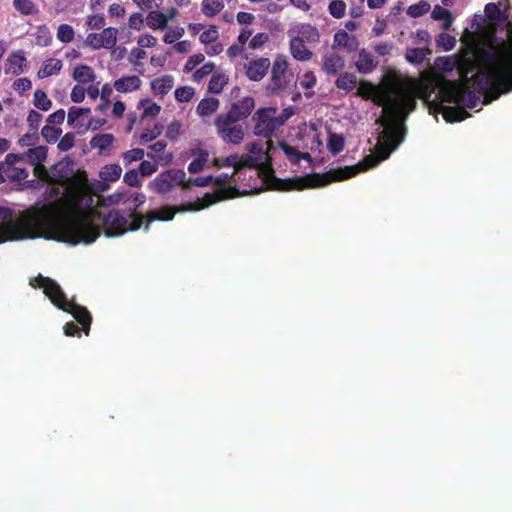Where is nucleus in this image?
Instances as JSON below:
<instances>
[{"instance_id": "nucleus-1", "label": "nucleus", "mask_w": 512, "mask_h": 512, "mask_svg": "<svg viewBox=\"0 0 512 512\" xmlns=\"http://www.w3.org/2000/svg\"><path fill=\"white\" fill-rule=\"evenodd\" d=\"M93 195L85 171L68 179L63 197L22 213L17 222L4 226L9 239L45 238L77 245L93 243L100 236L95 221L100 212L93 208Z\"/></svg>"}, {"instance_id": "nucleus-2", "label": "nucleus", "mask_w": 512, "mask_h": 512, "mask_svg": "<svg viewBox=\"0 0 512 512\" xmlns=\"http://www.w3.org/2000/svg\"><path fill=\"white\" fill-rule=\"evenodd\" d=\"M356 94L383 108L382 115L376 120L384 129L375 146V155H368L357 164L360 173L388 159L404 141L405 120L415 110L417 103L413 89L401 84L383 90L369 81L361 80Z\"/></svg>"}, {"instance_id": "nucleus-3", "label": "nucleus", "mask_w": 512, "mask_h": 512, "mask_svg": "<svg viewBox=\"0 0 512 512\" xmlns=\"http://www.w3.org/2000/svg\"><path fill=\"white\" fill-rule=\"evenodd\" d=\"M483 58L484 66L480 71L469 77L473 65L467 62L459 68L460 79L451 81L461 88L472 83L479 93L484 94V103L488 104L512 90V43L503 45L497 56L484 52Z\"/></svg>"}, {"instance_id": "nucleus-4", "label": "nucleus", "mask_w": 512, "mask_h": 512, "mask_svg": "<svg viewBox=\"0 0 512 512\" xmlns=\"http://www.w3.org/2000/svg\"><path fill=\"white\" fill-rule=\"evenodd\" d=\"M247 151L251 156L261 158V165L267 170L264 182L269 189L277 191H302L310 188L324 187L332 182L343 181L356 176L359 173V165L345 166L336 169H330L328 172L319 174L311 173L294 178H277L272 170V154L275 150L271 139L265 142L255 141L246 145Z\"/></svg>"}, {"instance_id": "nucleus-5", "label": "nucleus", "mask_w": 512, "mask_h": 512, "mask_svg": "<svg viewBox=\"0 0 512 512\" xmlns=\"http://www.w3.org/2000/svg\"><path fill=\"white\" fill-rule=\"evenodd\" d=\"M434 89L438 90L435 98L430 101L425 96L424 100L428 102L430 110L442 113L447 122L462 121L468 116V112L460 107L444 106V103L460 104L467 102L469 108L475 107L477 96L470 87L461 88L455 82L440 76L435 80Z\"/></svg>"}, {"instance_id": "nucleus-6", "label": "nucleus", "mask_w": 512, "mask_h": 512, "mask_svg": "<svg viewBox=\"0 0 512 512\" xmlns=\"http://www.w3.org/2000/svg\"><path fill=\"white\" fill-rule=\"evenodd\" d=\"M34 287L42 288L44 294L49 298L51 303L63 310L70 313L73 318L82 326V331L85 335L89 334L90 326L92 323V316L86 307L81 306L66 298L65 293L60 285L49 277H44L38 274L37 277L30 283Z\"/></svg>"}, {"instance_id": "nucleus-7", "label": "nucleus", "mask_w": 512, "mask_h": 512, "mask_svg": "<svg viewBox=\"0 0 512 512\" xmlns=\"http://www.w3.org/2000/svg\"><path fill=\"white\" fill-rule=\"evenodd\" d=\"M234 182V176L232 174L221 173L213 179V182L219 187L216 193H207L203 198H198L194 203H190L188 206L182 207L179 211H199L217 203L221 200L233 199L238 196L246 195L249 191L257 190V185H247L248 189H244L242 192L236 186H227L229 181Z\"/></svg>"}, {"instance_id": "nucleus-8", "label": "nucleus", "mask_w": 512, "mask_h": 512, "mask_svg": "<svg viewBox=\"0 0 512 512\" xmlns=\"http://www.w3.org/2000/svg\"><path fill=\"white\" fill-rule=\"evenodd\" d=\"M144 224V215L129 212L126 216L117 209L110 210L103 217L105 235L108 237L120 236L127 231H137Z\"/></svg>"}, {"instance_id": "nucleus-9", "label": "nucleus", "mask_w": 512, "mask_h": 512, "mask_svg": "<svg viewBox=\"0 0 512 512\" xmlns=\"http://www.w3.org/2000/svg\"><path fill=\"white\" fill-rule=\"evenodd\" d=\"M176 186L188 188L186 173L182 169H168L151 182L152 189L159 194H165Z\"/></svg>"}, {"instance_id": "nucleus-10", "label": "nucleus", "mask_w": 512, "mask_h": 512, "mask_svg": "<svg viewBox=\"0 0 512 512\" xmlns=\"http://www.w3.org/2000/svg\"><path fill=\"white\" fill-rule=\"evenodd\" d=\"M277 109L273 107L260 108L253 116L255 123L254 134L268 139L280 127L277 120Z\"/></svg>"}, {"instance_id": "nucleus-11", "label": "nucleus", "mask_w": 512, "mask_h": 512, "mask_svg": "<svg viewBox=\"0 0 512 512\" xmlns=\"http://www.w3.org/2000/svg\"><path fill=\"white\" fill-rule=\"evenodd\" d=\"M214 125L218 136L225 143L238 145L244 140L245 131L243 125L237 124V122L231 119L226 121L225 117L221 115L215 118Z\"/></svg>"}, {"instance_id": "nucleus-12", "label": "nucleus", "mask_w": 512, "mask_h": 512, "mask_svg": "<svg viewBox=\"0 0 512 512\" xmlns=\"http://www.w3.org/2000/svg\"><path fill=\"white\" fill-rule=\"evenodd\" d=\"M288 68L287 60L284 56L278 55L274 60L271 69V78L270 82L267 85V89L272 92H278L283 90L286 87V71Z\"/></svg>"}, {"instance_id": "nucleus-13", "label": "nucleus", "mask_w": 512, "mask_h": 512, "mask_svg": "<svg viewBox=\"0 0 512 512\" xmlns=\"http://www.w3.org/2000/svg\"><path fill=\"white\" fill-rule=\"evenodd\" d=\"M246 168L258 170L255 172L257 178L263 174L264 179L267 173V170L261 165V158L253 157L250 154L238 155V163H236L233 171L234 182L241 179V175L245 173Z\"/></svg>"}, {"instance_id": "nucleus-14", "label": "nucleus", "mask_w": 512, "mask_h": 512, "mask_svg": "<svg viewBox=\"0 0 512 512\" xmlns=\"http://www.w3.org/2000/svg\"><path fill=\"white\" fill-rule=\"evenodd\" d=\"M255 107V101L253 97L247 96L241 99L238 102H235L231 105L230 110L225 114H220L224 116L226 121L230 119L235 122H239L243 119H246Z\"/></svg>"}, {"instance_id": "nucleus-15", "label": "nucleus", "mask_w": 512, "mask_h": 512, "mask_svg": "<svg viewBox=\"0 0 512 512\" xmlns=\"http://www.w3.org/2000/svg\"><path fill=\"white\" fill-rule=\"evenodd\" d=\"M270 66L271 62L268 58L261 57L254 59L246 64L245 74L251 81L257 82L266 76Z\"/></svg>"}, {"instance_id": "nucleus-16", "label": "nucleus", "mask_w": 512, "mask_h": 512, "mask_svg": "<svg viewBox=\"0 0 512 512\" xmlns=\"http://www.w3.org/2000/svg\"><path fill=\"white\" fill-rule=\"evenodd\" d=\"M190 203L188 204H182L178 207H170V206H164L162 208H160L159 210H155V211H150L149 213H147L146 216H144V220H145V226H144V229L145 231H148L149 230V226L150 224L155 221V220H161V221H170L174 218L176 212H180L179 209L182 208V207H185V206H188Z\"/></svg>"}, {"instance_id": "nucleus-17", "label": "nucleus", "mask_w": 512, "mask_h": 512, "mask_svg": "<svg viewBox=\"0 0 512 512\" xmlns=\"http://www.w3.org/2000/svg\"><path fill=\"white\" fill-rule=\"evenodd\" d=\"M27 66V59L22 50L12 52L5 63V73L13 76L20 75Z\"/></svg>"}, {"instance_id": "nucleus-18", "label": "nucleus", "mask_w": 512, "mask_h": 512, "mask_svg": "<svg viewBox=\"0 0 512 512\" xmlns=\"http://www.w3.org/2000/svg\"><path fill=\"white\" fill-rule=\"evenodd\" d=\"M345 66V60L335 52L324 55L322 69L328 75L338 74Z\"/></svg>"}, {"instance_id": "nucleus-19", "label": "nucleus", "mask_w": 512, "mask_h": 512, "mask_svg": "<svg viewBox=\"0 0 512 512\" xmlns=\"http://www.w3.org/2000/svg\"><path fill=\"white\" fill-rule=\"evenodd\" d=\"M290 53L298 61H308L313 53L306 47L304 39L300 36L293 37L289 43Z\"/></svg>"}, {"instance_id": "nucleus-20", "label": "nucleus", "mask_w": 512, "mask_h": 512, "mask_svg": "<svg viewBox=\"0 0 512 512\" xmlns=\"http://www.w3.org/2000/svg\"><path fill=\"white\" fill-rule=\"evenodd\" d=\"M142 81L139 76L131 75L114 81L113 88L119 93H129L138 90Z\"/></svg>"}, {"instance_id": "nucleus-21", "label": "nucleus", "mask_w": 512, "mask_h": 512, "mask_svg": "<svg viewBox=\"0 0 512 512\" xmlns=\"http://www.w3.org/2000/svg\"><path fill=\"white\" fill-rule=\"evenodd\" d=\"M374 56L366 49H361L358 53V59L355 62V66L359 73L368 74L371 73L377 66Z\"/></svg>"}, {"instance_id": "nucleus-22", "label": "nucleus", "mask_w": 512, "mask_h": 512, "mask_svg": "<svg viewBox=\"0 0 512 512\" xmlns=\"http://www.w3.org/2000/svg\"><path fill=\"white\" fill-rule=\"evenodd\" d=\"M169 21L170 17L158 10L149 11L146 16V25L152 30L167 29Z\"/></svg>"}, {"instance_id": "nucleus-23", "label": "nucleus", "mask_w": 512, "mask_h": 512, "mask_svg": "<svg viewBox=\"0 0 512 512\" xmlns=\"http://www.w3.org/2000/svg\"><path fill=\"white\" fill-rule=\"evenodd\" d=\"M122 173V168L119 164H107L100 171V178L103 182H115L117 181ZM108 185L106 183L101 184V190H106Z\"/></svg>"}, {"instance_id": "nucleus-24", "label": "nucleus", "mask_w": 512, "mask_h": 512, "mask_svg": "<svg viewBox=\"0 0 512 512\" xmlns=\"http://www.w3.org/2000/svg\"><path fill=\"white\" fill-rule=\"evenodd\" d=\"M150 85L154 94L164 96L173 88L174 79L171 75H164L153 79Z\"/></svg>"}, {"instance_id": "nucleus-25", "label": "nucleus", "mask_w": 512, "mask_h": 512, "mask_svg": "<svg viewBox=\"0 0 512 512\" xmlns=\"http://www.w3.org/2000/svg\"><path fill=\"white\" fill-rule=\"evenodd\" d=\"M63 63L60 59L50 58L43 62L42 67L37 72L39 79L47 78L60 73Z\"/></svg>"}, {"instance_id": "nucleus-26", "label": "nucleus", "mask_w": 512, "mask_h": 512, "mask_svg": "<svg viewBox=\"0 0 512 512\" xmlns=\"http://www.w3.org/2000/svg\"><path fill=\"white\" fill-rule=\"evenodd\" d=\"M73 78L78 83L86 84L94 81L95 73L90 66L80 64L74 68Z\"/></svg>"}, {"instance_id": "nucleus-27", "label": "nucleus", "mask_w": 512, "mask_h": 512, "mask_svg": "<svg viewBox=\"0 0 512 512\" xmlns=\"http://www.w3.org/2000/svg\"><path fill=\"white\" fill-rule=\"evenodd\" d=\"M279 145H280V148L282 149V151L284 152V154L287 156V158L289 159V161L292 164H298L301 159H310L311 158L309 153H307V152L302 153V152L298 151L295 147H293L285 142H280Z\"/></svg>"}, {"instance_id": "nucleus-28", "label": "nucleus", "mask_w": 512, "mask_h": 512, "mask_svg": "<svg viewBox=\"0 0 512 512\" xmlns=\"http://www.w3.org/2000/svg\"><path fill=\"white\" fill-rule=\"evenodd\" d=\"M117 34L118 30L114 27L103 28L100 33H98L100 38V43L103 44L102 48L104 49H112L117 43Z\"/></svg>"}, {"instance_id": "nucleus-29", "label": "nucleus", "mask_w": 512, "mask_h": 512, "mask_svg": "<svg viewBox=\"0 0 512 512\" xmlns=\"http://www.w3.org/2000/svg\"><path fill=\"white\" fill-rule=\"evenodd\" d=\"M334 45L353 51L356 49L358 42L355 37H351L346 31L340 30L334 35Z\"/></svg>"}, {"instance_id": "nucleus-30", "label": "nucleus", "mask_w": 512, "mask_h": 512, "mask_svg": "<svg viewBox=\"0 0 512 512\" xmlns=\"http://www.w3.org/2000/svg\"><path fill=\"white\" fill-rule=\"evenodd\" d=\"M229 78L224 73H214L208 84V91L213 94H219L228 84Z\"/></svg>"}, {"instance_id": "nucleus-31", "label": "nucleus", "mask_w": 512, "mask_h": 512, "mask_svg": "<svg viewBox=\"0 0 512 512\" xmlns=\"http://www.w3.org/2000/svg\"><path fill=\"white\" fill-rule=\"evenodd\" d=\"M223 8V0H203L201 11L206 17L212 18L219 14Z\"/></svg>"}, {"instance_id": "nucleus-32", "label": "nucleus", "mask_w": 512, "mask_h": 512, "mask_svg": "<svg viewBox=\"0 0 512 512\" xmlns=\"http://www.w3.org/2000/svg\"><path fill=\"white\" fill-rule=\"evenodd\" d=\"M219 100L213 97L202 99L197 106V113L200 116H209L219 107Z\"/></svg>"}, {"instance_id": "nucleus-33", "label": "nucleus", "mask_w": 512, "mask_h": 512, "mask_svg": "<svg viewBox=\"0 0 512 512\" xmlns=\"http://www.w3.org/2000/svg\"><path fill=\"white\" fill-rule=\"evenodd\" d=\"M4 169L5 181L19 182L28 177V172L25 168L4 165Z\"/></svg>"}, {"instance_id": "nucleus-34", "label": "nucleus", "mask_w": 512, "mask_h": 512, "mask_svg": "<svg viewBox=\"0 0 512 512\" xmlns=\"http://www.w3.org/2000/svg\"><path fill=\"white\" fill-rule=\"evenodd\" d=\"M114 142V136L109 133L95 135L90 144L93 148L99 149L101 152L107 150Z\"/></svg>"}, {"instance_id": "nucleus-35", "label": "nucleus", "mask_w": 512, "mask_h": 512, "mask_svg": "<svg viewBox=\"0 0 512 512\" xmlns=\"http://www.w3.org/2000/svg\"><path fill=\"white\" fill-rule=\"evenodd\" d=\"M428 52V49L408 48L405 53V58L409 63L419 65L423 63Z\"/></svg>"}, {"instance_id": "nucleus-36", "label": "nucleus", "mask_w": 512, "mask_h": 512, "mask_svg": "<svg viewBox=\"0 0 512 512\" xmlns=\"http://www.w3.org/2000/svg\"><path fill=\"white\" fill-rule=\"evenodd\" d=\"M357 84V77L353 73H343L341 74L336 82L335 85L337 88L345 91L352 90Z\"/></svg>"}, {"instance_id": "nucleus-37", "label": "nucleus", "mask_w": 512, "mask_h": 512, "mask_svg": "<svg viewBox=\"0 0 512 512\" xmlns=\"http://www.w3.org/2000/svg\"><path fill=\"white\" fill-rule=\"evenodd\" d=\"M431 16L435 20H443L444 21V23H443L444 30H448L452 25L453 19H452L451 12L446 8H442L439 5L435 6V8L432 11Z\"/></svg>"}, {"instance_id": "nucleus-38", "label": "nucleus", "mask_w": 512, "mask_h": 512, "mask_svg": "<svg viewBox=\"0 0 512 512\" xmlns=\"http://www.w3.org/2000/svg\"><path fill=\"white\" fill-rule=\"evenodd\" d=\"M13 7L25 16L34 15L38 12L37 6L31 0H13Z\"/></svg>"}, {"instance_id": "nucleus-39", "label": "nucleus", "mask_w": 512, "mask_h": 512, "mask_svg": "<svg viewBox=\"0 0 512 512\" xmlns=\"http://www.w3.org/2000/svg\"><path fill=\"white\" fill-rule=\"evenodd\" d=\"M166 146H167V144L163 140L157 141L154 144L150 145L149 146V150L150 151L147 153L148 157L155 158V159H158L160 161H162V160H166V161L171 160V158H172L171 154L167 155L166 157H163L161 155L165 151Z\"/></svg>"}, {"instance_id": "nucleus-40", "label": "nucleus", "mask_w": 512, "mask_h": 512, "mask_svg": "<svg viewBox=\"0 0 512 512\" xmlns=\"http://www.w3.org/2000/svg\"><path fill=\"white\" fill-rule=\"evenodd\" d=\"M139 107L143 108L142 118L156 117L161 111V106L150 99H142L139 102Z\"/></svg>"}, {"instance_id": "nucleus-41", "label": "nucleus", "mask_w": 512, "mask_h": 512, "mask_svg": "<svg viewBox=\"0 0 512 512\" xmlns=\"http://www.w3.org/2000/svg\"><path fill=\"white\" fill-rule=\"evenodd\" d=\"M327 147L333 155H337L344 150L345 139L340 134H330Z\"/></svg>"}, {"instance_id": "nucleus-42", "label": "nucleus", "mask_w": 512, "mask_h": 512, "mask_svg": "<svg viewBox=\"0 0 512 512\" xmlns=\"http://www.w3.org/2000/svg\"><path fill=\"white\" fill-rule=\"evenodd\" d=\"M34 106L42 111H48L52 107V101L48 98L45 91L37 89L34 92Z\"/></svg>"}, {"instance_id": "nucleus-43", "label": "nucleus", "mask_w": 512, "mask_h": 512, "mask_svg": "<svg viewBox=\"0 0 512 512\" xmlns=\"http://www.w3.org/2000/svg\"><path fill=\"white\" fill-rule=\"evenodd\" d=\"M27 157L32 164H40L47 158V148L45 146L30 148L27 152Z\"/></svg>"}, {"instance_id": "nucleus-44", "label": "nucleus", "mask_w": 512, "mask_h": 512, "mask_svg": "<svg viewBox=\"0 0 512 512\" xmlns=\"http://www.w3.org/2000/svg\"><path fill=\"white\" fill-rule=\"evenodd\" d=\"M208 156L209 155H208L207 151L200 150L198 157L195 158L194 160H192L190 162V164L188 165V171L192 174L202 171L206 162L208 161Z\"/></svg>"}, {"instance_id": "nucleus-45", "label": "nucleus", "mask_w": 512, "mask_h": 512, "mask_svg": "<svg viewBox=\"0 0 512 512\" xmlns=\"http://www.w3.org/2000/svg\"><path fill=\"white\" fill-rule=\"evenodd\" d=\"M299 34L304 39V41L308 42H318L319 41V32L318 30L310 25V24H302L298 30Z\"/></svg>"}, {"instance_id": "nucleus-46", "label": "nucleus", "mask_w": 512, "mask_h": 512, "mask_svg": "<svg viewBox=\"0 0 512 512\" xmlns=\"http://www.w3.org/2000/svg\"><path fill=\"white\" fill-rule=\"evenodd\" d=\"M430 10V4L427 1L421 0L416 4L408 7L407 14L410 17L418 18L426 14Z\"/></svg>"}, {"instance_id": "nucleus-47", "label": "nucleus", "mask_w": 512, "mask_h": 512, "mask_svg": "<svg viewBox=\"0 0 512 512\" xmlns=\"http://www.w3.org/2000/svg\"><path fill=\"white\" fill-rule=\"evenodd\" d=\"M74 34V29L69 24H61L57 29V39L62 43L72 42Z\"/></svg>"}, {"instance_id": "nucleus-48", "label": "nucleus", "mask_w": 512, "mask_h": 512, "mask_svg": "<svg viewBox=\"0 0 512 512\" xmlns=\"http://www.w3.org/2000/svg\"><path fill=\"white\" fill-rule=\"evenodd\" d=\"M62 133V129L58 127H53L51 125H45L41 130L42 137L48 143H55L59 139V136Z\"/></svg>"}, {"instance_id": "nucleus-49", "label": "nucleus", "mask_w": 512, "mask_h": 512, "mask_svg": "<svg viewBox=\"0 0 512 512\" xmlns=\"http://www.w3.org/2000/svg\"><path fill=\"white\" fill-rule=\"evenodd\" d=\"M106 20L102 14H92L86 19L87 29L100 30L105 28Z\"/></svg>"}, {"instance_id": "nucleus-50", "label": "nucleus", "mask_w": 512, "mask_h": 512, "mask_svg": "<svg viewBox=\"0 0 512 512\" xmlns=\"http://www.w3.org/2000/svg\"><path fill=\"white\" fill-rule=\"evenodd\" d=\"M163 131V125L156 123L153 128L146 129L140 134V140L144 143L151 142L156 139L159 135H161Z\"/></svg>"}, {"instance_id": "nucleus-51", "label": "nucleus", "mask_w": 512, "mask_h": 512, "mask_svg": "<svg viewBox=\"0 0 512 512\" xmlns=\"http://www.w3.org/2000/svg\"><path fill=\"white\" fill-rule=\"evenodd\" d=\"M195 94V90L191 86H182L175 90V99L178 102L184 103L189 102Z\"/></svg>"}, {"instance_id": "nucleus-52", "label": "nucleus", "mask_w": 512, "mask_h": 512, "mask_svg": "<svg viewBox=\"0 0 512 512\" xmlns=\"http://www.w3.org/2000/svg\"><path fill=\"white\" fill-rule=\"evenodd\" d=\"M219 38V31L216 25H210V27L203 31L200 35L201 43L208 45L217 41Z\"/></svg>"}, {"instance_id": "nucleus-53", "label": "nucleus", "mask_w": 512, "mask_h": 512, "mask_svg": "<svg viewBox=\"0 0 512 512\" xmlns=\"http://www.w3.org/2000/svg\"><path fill=\"white\" fill-rule=\"evenodd\" d=\"M90 113L89 108H81V107H71L68 111L67 122L70 126H77V120L83 116Z\"/></svg>"}, {"instance_id": "nucleus-54", "label": "nucleus", "mask_w": 512, "mask_h": 512, "mask_svg": "<svg viewBox=\"0 0 512 512\" xmlns=\"http://www.w3.org/2000/svg\"><path fill=\"white\" fill-rule=\"evenodd\" d=\"M328 9L333 17L340 19L345 15L346 3L342 0H333L330 2Z\"/></svg>"}, {"instance_id": "nucleus-55", "label": "nucleus", "mask_w": 512, "mask_h": 512, "mask_svg": "<svg viewBox=\"0 0 512 512\" xmlns=\"http://www.w3.org/2000/svg\"><path fill=\"white\" fill-rule=\"evenodd\" d=\"M146 22V18L140 12H134L129 16L128 19V27L130 29L140 31L144 28V24Z\"/></svg>"}, {"instance_id": "nucleus-56", "label": "nucleus", "mask_w": 512, "mask_h": 512, "mask_svg": "<svg viewBox=\"0 0 512 512\" xmlns=\"http://www.w3.org/2000/svg\"><path fill=\"white\" fill-rule=\"evenodd\" d=\"M184 32V28L180 26L169 28L168 31L164 34L163 41L166 44H172L176 40L180 39L184 35Z\"/></svg>"}, {"instance_id": "nucleus-57", "label": "nucleus", "mask_w": 512, "mask_h": 512, "mask_svg": "<svg viewBox=\"0 0 512 512\" xmlns=\"http://www.w3.org/2000/svg\"><path fill=\"white\" fill-rule=\"evenodd\" d=\"M436 44L438 47H442L445 51H449L455 45V38L443 32L436 38Z\"/></svg>"}, {"instance_id": "nucleus-58", "label": "nucleus", "mask_w": 512, "mask_h": 512, "mask_svg": "<svg viewBox=\"0 0 512 512\" xmlns=\"http://www.w3.org/2000/svg\"><path fill=\"white\" fill-rule=\"evenodd\" d=\"M144 157V150L140 148L131 149L123 154V162L125 166L130 165L134 161L141 160Z\"/></svg>"}, {"instance_id": "nucleus-59", "label": "nucleus", "mask_w": 512, "mask_h": 512, "mask_svg": "<svg viewBox=\"0 0 512 512\" xmlns=\"http://www.w3.org/2000/svg\"><path fill=\"white\" fill-rule=\"evenodd\" d=\"M215 69V65L212 62L204 64L193 73V79L196 82H200L203 78L210 75Z\"/></svg>"}, {"instance_id": "nucleus-60", "label": "nucleus", "mask_w": 512, "mask_h": 512, "mask_svg": "<svg viewBox=\"0 0 512 512\" xmlns=\"http://www.w3.org/2000/svg\"><path fill=\"white\" fill-rule=\"evenodd\" d=\"M75 145V135L74 133L68 132L60 139L58 143V149L60 151H68Z\"/></svg>"}, {"instance_id": "nucleus-61", "label": "nucleus", "mask_w": 512, "mask_h": 512, "mask_svg": "<svg viewBox=\"0 0 512 512\" xmlns=\"http://www.w3.org/2000/svg\"><path fill=\"white\" fill-rule=\"evenodd\" d=\"M205 60V56L202 53H197L190 56L185 64L184 71H193L199 64Z\"/></svg>"}, {"instance_id": "nucleus-62", "label": "nucleus", "mask_w": 512, "mask_h": 512, "mask_svg": "<svg viewBox=\"0 0 512 512\" xmlns=\"http://www.w3.org/2000/svg\"><path fill=\"white\" fill-rule=\"evenodd\" d=\"M123 181L131 187H138L141 185L138 171L131 169L124 174Z\"/></svg>"}, {"instance_id": "nucleus-63", "label": "nucleus", "mask_w": 512, "mask_h": 512, "mask_svg": "<svg viewBox=\"0 0 512 512\" xmlns=\"http://www.w3.org/2000/svg\"><path fill=\"white\" fill-rule=\"evenodd\" d=\"M269 40V35L267 33L261 32L257 33L249 42V47L251 49H259Z\"/></svg>"}, {"instance_id": "nucleus-64", "label": "nucleus", "mask_w": 512, "mask_h": 512, "mask_svg": "<svg viewBox=\"0 0 512 512\" xmlns=\"http://www.w3.org/2000/svg\"><path fill=\"white\" fill-rule=\"evenodd\" d=\"M32 87V83L31 81L24 77V78H18L14 81L13 83V88L14 90H16L18 93L20 94H23L25 93L26 91L30 90Z\"/></svg>"}]
</instances>
